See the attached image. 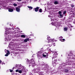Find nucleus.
Returning <instances> with one entry per match:
<instances>
[{"label": "nucleus", "mask_w": 75, "mask_h": 75, "mask_svg": "<svg viewBox=\"0 0 75 75\" xmlns=\"http://www.w3.org/2000/svg\"><path fill=\"white\" fill-rule=\"evenodd\" d=\"M28 64H30L29 66H32V67H34L35 66V64H34V59H32L30 60L28 59L27 61Z\"/></svg>", "instance_id": "obj_1"}, {"label": "nucleus", "mask_w": 75, "mask_h": 75, "mask_svg": "<svg viewBox=\"0 0 75 75\" xmlns=\"http://www.w3.org/2000/svg\"><path fill=\"white\" fill-rule=\"evenodd\" d=\"M38 70H40V69L39 68H38L36 69H33L32 70V72L34 73H37V74L38 72Z\"/></svg>", "instance_id": "obj_2"}, {"label": "nucleus", "mask_w": 75, "mask_h": 75, "mask_svg": "<svg viewBox=\"0 0 75 75\" xmlns=\"http://www.w3.org/2000/svg\"><path fill=\"white\" fill-rule=\"evenodd\" d=\"M6 31H7V32L6 33H5V34H6V35L8 34H10V33H11V29L10 28H7L6 29Z\"/></svg>", "instance_id": "obj_3"}, {"label": "nucleus", "mask_w": 75, "mask_h": 75, "mask_svg": "<svg viewBox=\"0 0 75 75\" xmlns=\"http://www.w3.org/2000/svg\"><path fill=\"white\" fill-rule=\"evenodd\" d=\"M52 61L53 62H54V64H57V59L56 58H53Z\"/></svg>", "instance_id": "obj_4"}, {"label": "nucleus", "mask_w": 75, "mask_h": 75, "mask_svg": "<svg viewBox=\"0 0 75 75\" xmlns=\"http://www.w3.org/2000/svg\"><path fill=\"white\" fill-rule=\"evenodd\" d=\"M6 51H7V53H6V54L5 55V57H8V56L9 55V54H10V51L6 50H5V51L6 52Z\"/></svg>", "instance_id": "obj_5"}, {"label": "nucleus", "mask_w": 75, "mask_h": 75, "mask_svg": "<svg viewBox=\"0 0 75 75\" xmlns=\"http://www.w3.org/2000/svg\"><path fill=\"white\" fill-rule=\"evenodd\" d=\"M68 56H69V58L70 59V60L71 61L72 59H73V56L71 54H68Z\"/></svg>", "instance_id": "obj_6"}, {"label": "nucleus", "mask_w": 75, "mask_h": 75, "mask_svg": "<svg viewBox=\"0 0 75 75\" xmlns=\"http://www.w3.org/2000/svg\"><path fill=\"white\" fill-rule=\"evenodd\" d=\"M40 71V70H38V73L37 74H38L40 75H44V72H40V71Z\"/></svg>", "instance_id": "obj_7"}, {"label": "nucleus", "mask_w": 75, "mask_h": 75, "mask_svg": "<svg viewBox=\"0 0 75 75\" xmlns=\"http://www.w3.org/2000/svg\"><path fill=\"white\" fill-rule=\"evenodd\" d=\"M63 70V71L65 72H68L69 71V70H68V69H67V68H64Z\"/></svg>", "instance_id": "obj_8"}, {"label": "nucleus", "mask_w": 75, "mask_h": 75, "mask_svg": "<svg viewBox=\"0 0 75 75\" xmlns=\"http://www.w3.org/2000/svg\"><path fill=\"white\" fill-rule=\"evenodd\" d=\"M43 70H45V71H48V67H45L44 68H42Z\"/></svg>", "instance_id": "obj_9"}, {"label": "nucleus", "mask_w": 75, "mask_h": 75, "mask_svg": "<svg viewBox=\"0 0 75 75\" xmlns=\"http://www.w3.org/2000/svg\"><path fill=\"white\" fill-rule=\"evenodd\" d=\"M23 67L22 68V67H21L20 68H20V69H21V71H22V72H23L25 71V69Z\"/></svg>", "instance_id": "obj_10"}, {"label": "nucleus", "mask_w": 75, "mask_h": 75, "mask_svg": "<svg viewBox=\"0 0 75 75\" xmlns=\"http://www.w3.org/2000/svg\"><path fill=\"white\" fill-rule=\"evenodd\" d=\"M40 8L38 7H37L35 8V12H37L38 11V9Z\"/></svg>", "instance_id": "obj_11"}, {"label": "nucleus", "mask_w": 75, "mask_h": 75, "mask_svg": "<svg viewBox=\"0 0 75 75\" xmlns=\"http://www.w3.org/2000/svg\"><path fill=\"white\" fill-rule=\"evenodd\" d=\"M29 40H30L29 38H26L24 40V41L25 42H27L28 41H29Z\"/></svg>", "instance_id": "obj_12"}, {"label": "nucleus", "mask_w": 75, "mask_h": 75, "mask_svg": "<svg viewBox=\"0 0 75 75\" xmlns=\"http://www.w3.org/2000/svg\"><path fill=\"white\" fill-rule=\"evenodd\" d=\"M16 10L17 12H20V8H16Z\"/></svg>", "instance_id": "obj_13"}, {"label": "nucleus", "mask_w": 75, "mask_h": 75, "mask_svg": "<svg viewBox=\"0 0 75 75\" xmlns=\"http://www.w3.org/2000/svg\"><path fill=\"white\" fill-rule=\"evenodd\" d=\"M66 62H71V60H70V58H67L66 59Z\"/></svg>", "instance_id": "obj_14"}, {"label": "nucleus", "mask_w": 75, "mask_h": 75, "mask_svg": "<svg viewBox=\"0 0 75 75\" xmlns=\"http://www.w3.org/2000/svg\"><path fill=\"white\" fill-rule=\"evenodd\" d=\"M13 9H11V8H9L8 9V11H9V12H13Z\"/></svg>", "instance_id": "obj_15"}, {"label": "nucleus", "mask_w": 75, "mask_h": 75, "mask_svg": "<svg viewBox=\"0 0 75 75\" xmlns=\"http://www.w3.org/2000/svg\"><path fill=\"white\" fill-rule=\"evenodd\" d=\"M49 42V43L48 44L50 47H51V46H52V45L53 44V43H52V42Z\"/></svg>", "instance_id": "obj_16"}, {"label": "nucleus", "mask_w": 75, "mask_h": 75, "mask_svg": "<svg viewBox=\"0 0 75 75\" xmlns=\"http://www.w3.org/2000/svg\"><path fill=\"white\" fill-rule=\"evenodd\" d=\"M43 54L46 56V58H48V53L47 54V53L45 52V53H44Z\"/></svg>", "instance_id": "obj_17"}, {"label": "nucleus", "mask_w": 75, "mask_h": 75, "mask_svg": "<svg viewBox=\"0 0 75 75\" xmlns=\"http://www.w3.org/2000/svg\"><path fill=\"white\" fill-rule=\"evenodd\" d=\"M59 40L61 41H62V42H64V41L65 40L64 39H59Z\"/></svg>", "instance_id": "obj_18"}, {"label": "nucleus", "mask_w": 75, "mask_h": 75, "mask_svg": "<svg viewBox=\"0 0 75 75\" xmlns=\"http://www.w3.org/2000/svg\"><path fill=\"white\" fill-rule=\"evenodd\" d=\"M21 37L22 38H25V35H21Z\"/></svg>", "instance_id": "obj_19"}, {"label": "nucleus", "mask_w": 75, "mask_h": 75, "mask_svg": "<svg viewBox=\"0 0 75 75\" xmlns=\"http://www.w3.org/2000/svg\"><path fill=\"white\" fill-rule=\"evenodd\" d=\"M39 12H40V13H42V9L41 8L39 10Z\"/></svg>", "instance_id": "obj_20"}, {"label": "nucleus", "mask_w": 75, "mask_h": 75, "mask_svg": "<svg viewBox=\"0 0 75 75\" xmlns=\"http://www.w3.org/2000/svg\"><path fill=\"white\" fill-rule=\"evenodd\" d=\"M28 8H30V10H32V9H33V7L31 6H28Z\"/></svg>", "instance_id": "obj_21"}, {"label": "nucleus", "mask_w": 75, "mask_h": 75, "mask_svg": "<svg viewBox=\"0 0 75 75\" xmlns=\"http://www.w3.org/2000/svg\"><path fill=\"white\" fill-rule=\"evenodd\" d=\"M64 31H67V30H68V29L66 28H64Z\"/></svg>", "instance_id": "obj_22"}, {"label": "nucleus", "mask_w": 75, "mask_h": 75, "mask_svg": "<svg viewBox=\"0 0 75 75\" xmlns=\"http://www.w3.org/2000/svg\"><path fill=\"white\" fill-rule=\"evenodd\" d=\"M47 40H48V41H50V37H47Z\"/></svg>", "instance_id": "obj_23"}, {"label": "nucleus", "mask_w": 75, "mask_h": 75, "mask_svg": "<svg viewBox=\"0 0 75 75\" xmlns=\"http://www.w3.org/2000/svg\"><path fill=\"white\" fill-rule=\"evenodd\" d=\"M58 2H57V1H55L54 2V4H58Z\"/></svg>", "instance_id": "obj_24"}, {"label": "nucleus", "mask_w": 75, "mask_h": 75, "mask_svg": "<svg viewBox=\"0 0 75 75\" xmlns=\"http://www.w3.org/2000/svg\"><path fill=\"white\" fill-rule=\"evenodd\" d=\"M42 56L43 57H47V56L46 55H45L44 54H42Z\"/></svg>", "instance_id": "obj_25"}, {"label": "nucleus", "mask_w": 75, "mask_h": 75, "mask_svg": "<svg viewBox=\"0 0 75 75\" xmlns=\"http://www.w3.org/2000/svg\"><path fill=\"white\" fill-rule=\"evenodd\" d=\"M18 72H19V73H20V74H21V73H22V71H21V70L19 71Z\"/></svg>", "instance_id": "obj_26"}, {"label": "nucleus", "mask_w": 75, "mask_h": 75, "mask_svg": "<svg viewBox=\"0 0 75 75\" xmlns=\"http://www.w3.org/2000/svg\"><path fill=\"white\" fill-rule=\"evenodd\" d=\"M70 62H68L67 63H68V64L69 65H71V63H70Z\"/></svg>", "instance_id": "obj_27"}, {"label": "nucleus", "mask_w": 75, "mask_h": 75, "mask_svg": "<svg viewBox=\"0 0 75 75\" xmlns=\"http://www.w3.org/2000/svg\"><path fill=\"white\" fill-rule=\"evenodd\" d=\"M73 54V53H72V52H70L69 53V54H70V55H72Z\"/></svg>", "instance_id": "obj_28"}, {"label": "nucleus", "mask_w": 75, "mask_h": 75, "mask_svg": "<svg viewBox=\"0 0 75 75\" xmlns=\"http://www.w3.org/2000/svg\"><path fill=\"white\" fill-rule=\"evenodd\" d=\"M13 6H17V4H14Z\"/></svg>", "instance_id": "obj_29"}, {"label": "nucleus", "mask_w": 75, "mask_h": 75, "mask_svg": "<svg viewBox=\"0 0 75 75\" xmlns=\"http://www.w3.org/2000/svg\"><path fill=\"white\" fill-rule=\"evenodd\" d=\"M62 12H61V11H59L58 14H62Z\"/></svg>", "instance_id": "obj_30"}, {"label": "nucleus", "mask_w": 75, "mask_h": 75, "mask_svg": "<svg viewBox=\"0 0 75 75\" xmlns=\"http://www.w3.org/2000/svg\"><path fill=\"white\" fill-rule=\"evenodd\" d=\"M71 7L72 8L74 7H75V6L73 5H71Z\"/></svg>", "instance_id": "obj_31"}, {"label": "nucleus", "mask_w": 75, "mask_h": 75, "mask_svg": "<svg viewBox=\"0 0 75 75\" xmlns=\"http://www.w3.org/2000/svg\"><path fill=\"white\" fill-rule=\"evenodd\" d=\"M66 13L67 12H66V11H64V12L63 14H66Z\"/></svg>", "instance_id": "obj_32"}, {"label": "nucleus", "mask_w": 75, "mask_h": 75, "mask_svg": "<svg viewBox=\"0 0 75 75\" xmlns=\"http://www.w3.org/2000/svg\"><path fill=\"white\" fill-rule=\"evenodd\" d=\"M55 41V39H54L52 40V41L53 42H54V41Z\"/></svg>", "instance_id": "obj_33"}, {"label": "nucleus", "mask_w": 75, "mask_h": 75, "mask_svg": "<svg viewBox=\"0 0 75 75\" xmlns=\"http://www.w3.org/2000/svg\"><path fill=\"white\" fill-rule=\"evenodd\" d=\"M59 38H63V37H62V36H61Z\"/></svg>", "instance_id": "obj_34"}, {"label": "nucleus", "mask_w": 75, "mask_h": 75, "mask_svg": "<svg viewBox=\"0 0 75 75\" xmlns=\"http://www.w3.org/2000/svg\"><path fill=\"white\" fill-rule=\"evenodd\" d=\"M19 71V70H18V69L16 70V72H18Z\"/></svg>", "instance_id": "obj_35"}, {"label": "nucleus", "mask_w": 75, "mask_h": 75, "mask_svg": "<svg viewBox=\"0 0 75 75\" xmlns=\"http://www.w3.org/2000/svg\"><path fill=\"white\" fill-rule=\"evenodd\" d=\"M59 16H60V17H62V14H61H61H59Z\"/></svg>", "instance_id": "obj_36"}, {"label": "nucleus", "mask_w": 75, "mask_h": 75, "mask_svg": "<svg viewBox=\"0 0 75 75\" xmlns=\"http://www.w3.org/2000/svg\"><path fill=\"white\" fill-rule=\"evenodd\" d=\"M13 71V70H11L10 71V72H12Z\"/></svg>", "instance_id": "obj_37"}, {"label": "nucleus", "mask_w": 75, "mask_h": 75, "mask_svg": "<svg viewBox=\"0 0 75 75\" xmlns=\"http://www.w3.org/2000/svg\"><path fill=\"white\" fill-rule=\"evenodd\" d=\"M2 62V61H1V60H0V64L1 63V62Z\"/></svg>", "instance_id": "obj_38"}, {"label": "nucleus", "mask_w": 75, "mask_h": 75, "mask_svg": "<svg viewBox=\"0 0 75 75\" xmlns=\"http://www.w3.org/2000/svg\"><path fill=\"white\" fill-rule=\"evenodd\" d=\"M17 1H21V0H17Z\"/></svg>", "instance_id": "obj_39"}, {"label": "nucleus", "mask_w": 75, "mask_h": 75, "mask_svg": "<svg viewBox=\"0 0 75 75\" xmlns=\"http://www.w3.org/2000/svg\"><path fill=\"white\" fill-rule=\"evenodd\" d=\"M72 30V28H70V31H71Z\"/></svg>", "instance_id": "obj_40"}, {"label": "nucleus", "mask_w": 75, "mask_h": 75, "mask_svg": "<svg viewBox=\"0 0 75 75\" xmlns=\"http://www.w3.org/2000/svg\"><path fill=\"white\" fill-rule=\"evenodd\" d=\"M10 26H11V24H10Z\"/></svg>", "instance_id": "obj_41"}, {"label": "nucleus", "mask_w": 75, "mask_h": 75, "mask_svg": "<svg viewBox=\"0 0 75 75\" xmlns=\"http://www.w3.org/2000/svg\"><path fill=\"white\" fill-rule=\"evenodd\" d=\"M5 52H7V51L6 50V51H5Z\"/></svg>", "instance_id": "obj_42"}, {"label": "nucleus", "mask_w": 75, "mask_h": 75, "mask_svg": "<svg viewBox=\"0 0 75 75\" xmlns=\"http://www.w3.org/2000/svg\"><path fill=\"white\" fill-rule=\"evenodd\" d=\"M18 66H19V67H20V66L18 65Z\"/></svg>", "instance_id": "obj_43"}, {"label": "nucleus", "mask_w": 75, "mask_h": 75, "mask_svg": "<svg viewBox=\"0 0 75 75\" xmlns=\"http://www.w3.org/2000/svg\"><path fill=\"white\" fill-rule=\"evenodd\" d=\"M47 48H49V47H47Z\"/></svg>", "instance_id": "obj_44"}]
</instances>
